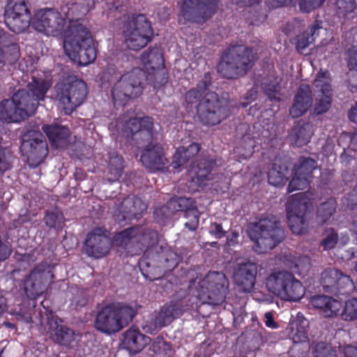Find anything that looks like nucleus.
<instances>
[{
    "instance_id": "obj_51",
    "label": "nucleus",
    "mask_w": 357,
    "mask_h": 357,
    "mask_svg": "<svg viewBox=\"0 0 357 357\" xmlns=\"http://www.w3.org/2000/svg\"><path fill=\"white\" fill-rule=\"evenodd\" d=\"M289 337L295 344L305 342L307 340L305 326L301 323H296L295 326L291 328Z\"/></svg>"
},
{
    "instance_id": "obj_57",
    "label": "nucleus",
    "mask_w": 357,
    "mask_h": 357,
    "mask_svg": "<svg viewBox=\"0 0 357 357\" xmlns=\"http://www.w3.org/2000/svg\"><path fill=\"white\" fill-rule=\"evenodd\" d=\"M264 91L271 100L279 101L280 100V86L277 81L270 84H264Z\"/></svg>"
},
{
    "instance_id": "obj_45",
    "label": "nucleus",
    "mask_w": 357,
    "mask_h": 357,
    "mask_svg": "<svg viewBox=\"0 0 357 357\" xmlns=\"http://www.w3.org/2000/svg\"><path fill=\"white\" fill-rule=\"evenodd\" d=\"M342 310V303L337 299L330 297L322 314L325 317H334L340 315Z\"/></svg>"
},
{
    "instance_id": "obj_3",
    "label": "nucleus",
    "mask_w": 357,
    "mask_h": 357,
    "mask_svg": "<svg viewBox=\"0 0 357 357\" xmlns=\"http://www.w3.org/2000/svg\"><path fill=\"white\" fill-rule=\"evenodd\" d=\"M248 234L255 243L253 249L259 254L273 249L284 238V231L280 221L273 215H266L252 225Z\"/></svg>"
},
{
    "instance_id": "obj_39",
    "label": "nucleus",
    "mask_w": 357,
    "mask_h": 357,
    "mask_svg": "<svg viewBox=\"0 0 357 357\" xmlns=\"http://www.w3.org/2000/svg\"><path fill=\"white\" fill-rule=\"evenodd\" d=\"M210 84L209 77L205 75L202 81L197 84L196 89H192L185 93V101L187 103L193 105L196 104L198 101L199 102L200 98Z\"/></svg>"
},
{
    "instance_id": "obj_13",
    "label": "nucleus",
    "mask_w": 357,
    "mask_h": 357,
    "mask_svg": "<svg viewBox=\"0 0 357 357\" xmlns=\"http://www.w3.org/2000/svg\"><path fill=\"white\" fill-rule=\"evenodd\" d=\"M200 121L206 125L215 126L228 116L227 109L223 107L215 93H206L197 106Z\"/></svg>"
},
{
    "instance_id": "obj_34",
    "label": "nucleus",
    "mask_w": 357,
    "mask_h": 357,
    "mask_svg": "<svg viewBox=\"0 0 357 357\" xmlns=\"http://www.w3.org/2000/svg\"><path fill=\"white\" fill-rule=\"evenodd\" d=\"M200 150V145L197 143H192L187 148L181 146L177 149L172 162L174 169H177L185 165L191 158L198 153Z\"/></svg>"
},
{
    "instance_id": "obj_19",
    "label": "nucleus",
    "mask_w": 357,
    "mask_h": 357,
    "mask_svg": "<svg viewBox=\"0 0 357 357\" xmlns=\"http://www.w3.org/2000/svg\"><path fill=\"white\" fill-rule=\"evenodd\" d=\"M257 274L256 263L246 261L237 264L234 271V281L243 292H250L255 286Z\"/></svg>"
},
{
    "instance_id": "obj_1",
    "label": "nucleus",
    "mask_w": 357,
    "mask_h": 357,
    "mask_svg": "<svg viewBox=\"0 0 357 357\" xmlns=\"http://www.w3.org/2000/svg\"><path fill=\"white\" fill-rule=\"evenodd\" d=\"M225 275L221 273H208L200 284V289L196 297L185 298L174 303H167L161 307L151 319L149 323L144 326L146 332L152 333L169 324L174 319L179 317L190 307L197 306L195 300L201 303L218 305L223 301L226 292Z\"/></svg>"
},
{
    "instance_id": "obj_56",
    "label": "nucleus",
    "mask_w": 357,
    "mask_h": 357,
    "mask_svg": "<svg viewBox=\"0 0 357 357\" xmlns=\"http://www.w3.org/2000/svg\"><path fill=\"white\" fill-rule=\"evenodd\" d=\"M160 257L167 264L165 265V268L167 269H172L175 268L179 261L178 255L174 251L169 249L164 251Z\"/></svg>"
},
{
    "instance_id": "obj_14",
    "label": "nucleus",
    "mask_w": 357,
    "mask_h": 357,
    "mask_svg": "<svg viewBox=\"0 0 357 357\" xmlns=\"http://www.w3.org/2000/svg\"><path fill=\"white\" fill-rule=\"evenodd\" d=\"M4 17L6 25L15 33L25 31L31 24V13L25 0H8Z\"/></svg>"
},
{
    "instance_id": "obj_24",
    "label": "nucleus",
    "mask_w": 357,
    "mask_h": 357,
    "mask_svg": "<svg viewBox=\"0 0 357 357\" xmlns=\"http://www.w3.org/2000/svg\"><path fill=\"white\" fill-rule=\"evenodd\" d=\"M146 208L147 204L140 197L128 196L123 199L119 206V220L139 219Z\"/></svg>"
},
{
    "instance_id": "obj_16",
    "label": "nucleus",
    "mask_w": 357,
    "mask_h": 357,
    "mask_svg": "<svg viewBox=\"0 0 357 357\" xmlns=\"http://www.w3.org/2000/svg\"><path fill=\"white\" fill-rule=\"evenodd\" d=\"M218 0H184L181 6L185 20L202 22L211 17Z\"/></svg>"
},
{
    "instance_id": "obj_33",
    "label": "nucleus",
    "mask_w": 357,
    "mask_h": 357,
    "mask_svg": "<svg viewBox=\"0 0 357 357\" xmlns=\"http://www.w3.org/2000/svg\"><path fill=\"white\" fill-rule=\"evenodd\" d=\"M312 135V126L308 123L298 122L290 132L291 142L297 146L307 144Z\"/></svg>"
},
{
    "instance_id": "obj_26",
    "label": "nucleus",
    "mask_w": 357,
    "mask_h": 357,
    "mask_svg": "<svg viewBox=\"0 0 357 357\" xmlns=\"http://www.w3.org/2000/svg\"><path fill=\"white\" fill-rule=\"evenodd\" d=\"M312 97L310 86L301 84L294 98V102L289 109V114L293 118H298L303 115L311 107Z\"/></svg>"
},
{
    "instance_id": "obj_44",
    "label": "nucleus",
    "mask_w": 357,
    "mask_h": 357,
    "mask_svg": "<svg viewBox=\"0 0 357 357\" xmlns=\"http://www.w3.org/2000/svg\"><path fill=\"white\" fill-rule=\"evenodd\" d=\"M78 4L77 0L75 3H68L65 7L62 8L63 14L66 15V21L68 22V25L66 29H68L73 22L80 23L78 19L81 17L78 15Z\"/></svg>"
},
{
    "instance_id": "obj_54",
    "label": "nucleus",
    "mask_w": 357,
    "mask_h": 357,
    "mask_svg": "<svg viewBox=\"0 0 357 357\" xmlns=\"http://www.w3.org/2000/svg\"><path fill=\"white\" fill-rule=\"evenodd\" d=\"M268 182L271 185L274 186H282L287 178L284 172L278 171L275 164L268 173Z\"/></svg>"
},
{
    "instance_id": "obj_46",
    "label": "nucleus",
    "mask_w": 357,
    "mask_h": 357,
    "mask_svg": "<svg viewBox=\"0 0 357 357\" xmlns=\"http://www.w3.org/2000/svg\"><path fill=\"white\" fill-rule=\"evenodd\" d=\"M13 156L10 150L0 147V176L13 166Z\"/></svg>"
},
{
    "instance_id": "obj_31",
    "label": "nucleus",
    "mask_w": 357,
    "mask_h": 357,
    "mask_svg": "<svg viewBox=\"0 0 357 357\" xmlns=\"http://www.w3.org/2000/svg\"><path fill=\"white\" fill-rule=\"evenodd\" d=\"M139 232L137 227L123 229L115 235L114 243L116 246L135 252L136 243L138 241Z\"/></svg>"
},
{
    "instance_id": "obj_29",
    "label": "nucleus",
    "mask_w": 357,
    "mask_h": 357,
    "mask_svg": "<svg viewBox=\"0 0 357 357\" xmlns=\"http://www.w3.org/2000/svg\"><path fill=\"white\" fill-rule=\"evenodd\" d=\"M43 130L48 137L51 144L56 149L65 147L68 144L70 132L68 128L58 124L45 125Z\"/></svg>"
},
{
    "instance_id": "obj_64",
    "label": "nucleus",
    "mask_w": 357,
    "mask_h": 357,
    "mask_svg": "<svg viewBox=\"0 0 357 357\" xmlns=\"http://www.w3.org/2000/svg\"><path fill=\"white\" fill-rule=\"evenodd\" d=\"M78 15H85L93 8L94 5L93 0H77Z\"/></svg>"
},
{
    "instance_id": "obj_28",
    "label": "nucleus",
    "mask_w": 357,
    "mask_h": 357,
    "mask_svg": "<svg viewBox=\"0 0 357 357\" xmlns=\"http://www.w3.org/2000/svg\"><path fill=\"white\" fill-rule=\"evenodd\" d=\"M142 123L143 128L135 132L130 139L137 147L144 149L146 146L157 142L155 139L156 133L153 130V121L151 117H143Z\"/></svg>"
},
{
    "instance_id": "obj_37",
    "label": "nucleus",
    "mask_w": 357,
    "mask_h": 357,
    "mask_svg": "<svg viewBox=\"0 0 357 357\" xmlns=\"http://www.w3.org/2000/svg\"><path fill=\"white\" fill-rule=\"evenodd\" d=\"M193 207L194 202L192 199L180 197L172 198L160 210L164 213L168 210L169 213H173L174 211H192Z\"/></svg>"
},
{
    "instance_id": "obj_48",
    "label": "nucleus",
    "mask_w": 357,
    "mask_h": 357,
    "mask_svg": "<svg viewBox=\"0 0 357 357\" xmlns=\"http://www.w3.org/2000/svg\"><path fill=\"white\" fill-rule=\"evenodd\" d=\"M150 350L159 357H166L169 356L171 348L162 338L158 337L153 342Z\"/></svg>"
},
{
    "instance_id": "obj_5",
    "label": "nucleus",
    "mask_w": 357,
    "mask_h": 357,
    "mask_svg": "<svg viewBox=\"0 0 357 357\" xmlns=\"http://www.w3.org/2000/svg\"><path fill=\"white\" fill-rule=\"evenodd\" d=\"M266 287L270 292L286 301H298L305 294V288L302 282L286 271L275 272L268 275Z\"/></svg>"
},
{
    "instance_id": "obj_6",
    "label": "nucleus",
    "mask_w": 357,
    "mask_h": 357,
    "mask_svg": "<svg viewBox=\"0 0 357 357\" xmlns=\"http://www.w3.org/2000/svg\"><path fill=\"white\" fill-rule=\"evenodd\" d=\"M255 59L252 48L243 45L232 47L220 62L218 72L225 78H237L252 68Z\"/></svg>"
},
{
    "instance_id": "obj_32",
    "label": "nucleus",
    "mask_w": 357,
    "mask_h": 357,
    "mask_svg": "<svg viewBox=\"0 0 357 357\" xmlns=\"http://www.w3.org/2000/svg\"><path fill=\"white\" fill-rule=\"evenodd\" d=\"M23 120L24 116L12 98L0 102V121L11 123H19Z\"/></svg>"
},
{
    "instance_id": "obj_43",
    "label": "nucleus",
    "mask_w": 357,
    "mask_h": 357,
    "mask_svg": "<svg viewBox=\"0 0 357 357\" xmlns=\"http://www.w3.org/2000/svg\"><path fill=\"white\" fill-rule=\"evenodd\" d=\"M340 315L342 319L345 321L357 319V298L349 299L345 303Z\"/></svg>"
},
{
    "instance_id": "obj_59",
    "label": "nucleus",
    "mask_w": 357,
    "mask_h": 357,
    "mask_svg": "<svg viewBox=\"0 0 357 357\" xmlns=\"http://www.w3.org/2000/svg\"><path fill=\"white\" fill-rule=\"evenodd\" d=\"M186 221L184 225L186 228L190 231H194L197 229L199 224V217L196 210L188 211L184 213Z\"/></svg>"
},
{
    "instance_id": "obj_41",
    "label": "nucleus",
    "mask_w": 357,
    "mask_h": 357,
    "mask_svg": "<svg viewBox=\"0 0 357 357\" xmlns=\"http://www.w3.org/2000/svg\"><path fill=\"white\" fill-rule=\"evenodd\" d=\"M44 221L47 227L59 229L64 225V217L60 210L55 208L46 212Z\"/></svg>"
},
{
    "instance_id": "obj_61",
    "label": "nucleus",
    "mask_w": 357,
    "mask_h": 357,
    "mask_svg": "<svg viewBox=\"0 0 357 357\" xmlns=\"http://www.w3.org/2000/svg\"><path fill=\"white\" fill-rule=\"evenodd\" d=\"M330 296L325 295H315L310 298V304L314 308L321 310V314L324 312V309L326 307Z\"/></svg>"
},
{
    "instance_id": "obj_62",
    "label": "nucleus",
    "mask_w": 357,
    "mask_h": 357,
    "mask_svg": "<svg viewBox=\"0 0 357 357\" xmlns=\"http://www.w3.org/2000/svg\"><path fill=\"white\" fill-rule=\"evenodd\" d=\"M349 70L347 73L348 83L351 86V90L357 88V62L354 64L352 60L349 62Z\"/></svg>"
},
{
    "instance_id": "obj_30",
    "label": "nucleus",
    "mask_w": 357,
    "mask_h": 357,
    "mask_svg": "<svg viewBox=\"0 0 357 357\" xmlns=\"http://www.w3.org/2000/svg\"><path fill=\"white\" fill-rule=\"evenodd\" d=\"M213 162L212 160L200 159L194 165L192 171L194 174L192 181L199 187H204L213 178L211 174Z\"/></svg>"
},
{
    "instance_id": "obj_35",
    "label": "nucleus",
    "mask_w": 357,
    "mask_h": 357,
    "mask_svg": "<svg viewBox=\"0 0 357 357\" xmlns=\"http://www.w3.org/2000/svg\"><path fill=\"white\" fill-rule=\"evenodd\" d=\"M123 158L116 152L109 153L108 172L107 178L109 182L118 181L123 173Z\"/></svg>"
},
{
    "instance_id": "obj_36",
    "label": "nucleus",
    "mask_w": 357,
    "mask_h": 357,
    "mask_svg": "<svg viewBox=\"0 0 357 357\" xmlns=\"http://www.w3.org/2000/svg\"><path fill=\"white\" fill-rule=\"evenodd\" d=\"M139 234L136 243L135 254L138 251H146L158 243V234L153 230H144L139 227Z\"/></svg>"
},
{
    "instance_id": "obj_22",
    "label": "nucleus",
    "mask_w": 357,
    "mask_h": 357,
    "mask_svg": "<svg viewBox=\"0 0 357 357\" xmlns=\"http://www.w3.org/2000/svg\"><path fill=\"white\" fill-rule=\"evenodd\" d=\"M142 60L146 70H153V86L159 88L167 82L165 71L163 68V58L158 49L151 50L149 52H143Z\"/></svg>"
},
{
    "instance_id": "obj_10",
    "label": "nucleus",
    "mask_w": 357,
    "mask_h": 357,
    "mask_svg": "<svg viewBox=\"0 0 357 357\" xmlns=\"http://www.w3.org/2000/svg\"><path fill=\"white\" fill-rule=\"evenodd\" d=\"M21 151L29 166L38 167L48 154L47 143L43 135L36 130L27 131L22 138Z\"/></svg>"
},
{
    "instance_id": "obj_2",
    "label": "nucleus",
    "mask_w": 357,
    "mask_h": 357,
    "mask_svg": "<svg viewBox=\"0 0 357 357\" xmlns=\"http://www.w3.org/2000/svg\"><path fill=\"white\" fill-rule=\"evenodd\" d=\"M63 37L65 52L72 61L86 66L96 59V52L91 33L82 24L73 22Z\"/></svg>"
},
{
    "instance_id": "obj_52",
    "label": "nucleus",
    "mask_w": 357,
    "mask_h": 357,
    "mask_svg": "<svg viewBox=\"0 0 357 357\" xmlns=\"http://www.w3.org/2000/svg\"><path fill=\"white\" fill-rule=\"evenodd\" d=\"M337 241L338 236L337 232L333 229L330 228L326 229L323 234L321 245L325 250H330L335 246Z\"/></svg>"
},
{
    "instance_id": "obj_55",
    "label": "nucleus",
    "mask_w": 357,
    "mask_h": 357,
    "mask_svg": "<svg viewBox=\"0 0 357 357\" xmlns=\"http://www.w3.org/2000/svg\"><path fill=\"white\" fill-rule=\"evenodd\" d=\"M15 46L6 47L5 50L0 48V70L2 69L6 62H12L17 57V52Z\"/></svg>"
},
{
    "instance_id": "obj_20",
    "label": "nucleus",
    "mask_w": 357,
    "mask_h": 357,
    "mask_svg": "<svg viewBox=\"0 0 357 357\" xmlns=\"http://www.w3.org/2000/svg\"><path fill=\"white\" fill-rule=\"evenodd\" d=\"M137 78V75L127 73L120 77L112 91L115 103L123 104L130 98L141 95L140 87L137 84L133 86L131 84V82Z\"/></svg>"
},
{
    "instance_id": "obj_49",
    "label": "nucleus",
    "mask_w": 357,
    "mask_h": 357,
    "mask_svg": "<svg viewBox=\"0 0 357 357\" xmlns=\"http://www.w3.org/2000/svg\"><path fill=\"white\" fill-rule=\"evenodd\" d=\"M310 182V180L307 177L298 175L294 172V176L289 183L288 190L289 192H293L294 190H305L309 186Z\"/></svg>"
},
{
    "instance_id": "obj_40",
    "label": "nucleus",
    "mask_w": 357,
    "mask_h": 357,
    "mask_svg": "<svg viewBox=\"0 0 357 357\" xmlns=\"http://www.w3.org/2000/svg\"><path fill=\"white\" fill-rule=\"evenodd\" d=\"M317 167L315 160L311 158L301 157L294 167V172L298 175H302L311 179L313 171Z\"/></svg>"
},
{
    "instance_id": "obj_47",
    "label": "nucleus",
    "mask_w": 357,
    "mask_h": 357,
    "mask_svg": "<svg viewBox=\"0 0 357 357\" xmlns=\"http://www.w3.org/2000/svg\"><path fill=\"white\" fill-rule=\"evenodd\" d=\"M314 357H337L336 351L328 344L319 342L313 348Z\"/></svg>"
},
{
    "instance_id": "obj_38",
    "label": "nucleus",
    "mask_w": 357,
    "mask_h": 357,
    "mask_svg": "<svg viewBox=\"0 0 357 357\" xmlns=\"http://www.w3.org/2000/svg\"><path fill=\"white\" fill-rule=\"evenodd\" d=\"M321 26L316 23L310 26V32L304 31L298 35L296 38V47L299 52H302L311 43H312L315 38L319 35V30Z\"/></svg>"
},
{
    "instance_id": "obj_25",
    "label": "nucleus",
    "mask_w": 357,
    "mask_h": 357,
    "mask_svg": "<svg viewBox=\"0 0 357 357\" xmlns=\"http://www.w3.org/2000/svg\"><path fill=\"white\" fill-rule=\"evenodd\" d=\"M48 331L52 338L61 345L70 347L75 341L74 331L62 324V321L56 317L48 319Z\"/></svg>"
},
{
    "instance_id": "obj_7",
    "label": "nucleus",
    "mask_w": 357,
    "mask_h": 357,
    "mask_svg": "<svg viewBox=\"0 0 357 357\" xmlns=\"http://www.w3.org/2000/svg\"><path fill=\"white\" fill-rule=\"evenodd\" d=\"M50 84L44 79L33 78L24 89L17 90L12 96V100L17 107L24 119L33 115L43 100Z\"/></svg>"
},
{
    "instance_id": "obj_60",
    "label": "nucleus",
    "mask_w": 357,
    "mask_h": 357,
    "mask_svg": "<svg viewBox=\"0 0 357 357\" xmlns=\"http://www.w3.org/2000/svg\"><path fill=\"white\" fill-rule=\"evenodd\" d=\"M291 268H296L298 271H307L310 267V259L306 257H293L291 264L289 266Z\"/></svg>"
},
{
    "instance_id": "obj_63",
    "label": "nucleus",
    "mask_w": 357,
    "mask_h": 357,
    "mask_svg": "<svg viewBox=\"0 0 357 357\" xmlns=\"http://www.w3.org/2000/svg\"><path fill=\"white\" fill-rule=\"evenodd\" d=\"M128 74H135L137 75V79H135L131 82V84L133 86H135V84L138 85L139 87H140L141 89V93H142V90L144 88V82L146 79V74L145 72L140 69V68H134L132 70L127 73Z\"/></svg>"
},
{
    "instance_id": "obj_58",
    "label": "nucleus",
    "mask_w": 357,
    "mask_h": 357,
    "mask_svg": "<svg viewBox=\"0 0 357 357\" xmlns=\"http://www.w3.org/2000/svg\"><path fill=\"white\" fill-rule=\"evenodd\" d=\"M326 0H300L299 8L303 13H310L323 5Z\"/></svg>"
},
{
    "instance_id": "obj_18",
    "label": "nucleus",
    "mask_w": 357,
    "mask_h": 357,
    "mask_svg": "<svg viewBox=\"0 0 357 357\" xmlns=\"http://www.w3.org/2000/svg\"><path fill=\"white\" fill-rule=\"evenodd\" d=\"M111 245L107 229L104 227H96L87 235L85 251L90 257L101 258L109 253Z\"/></svg>"
},
{
    "instance_id": "obj_4",
    "label": "nucleus",
    "mask_w": 357,
    "mask_h": 357,
    "mask_svg": "<svg viewBox=\"0 0 357 357\" xmlns=\"http://www.w3.org/2000/svg\"><path fill=\"white\" fill-rule=\"evenodd\" d=\"M135 314V310L129 305L123 303L110 304L98 313L95 326L104 333H115L126 327Z\"/></svg>"
},
{
    "instance_id": "obj_53",
    "label": "nucleus",
    "mask_w": 357,
    "mask_h": 357,
    "mask_svg": "<svg viewBox=\"0 0 357 357\" xmlns=\"http://www.w3.org/2000/svg\"><path fill=\"white\" fill-rule=\"evenodd\" d=\"M142 118H131L126 122L124 126V134L126 137L131 138L135 132L143 128Z\"/></svg>"
},
{
    "instance_id": "obj_8",
    "label": "nucleus",
    "mask_w": 357,
    "mask_h": 357,
    "mask_svg": "<svg viewBox=\"0 0 357 357\" xmlns=\"http://www.w3.org/2000/svg\"><path fill=\"white\" fill-rule=\"evenodd\" d=\"M56 98L67 112H72L84 101L86 93V85L75 76H69L63 82L56 85Z\"/></svg>"
},
{
    "instance_id": "obj_27",
    "label": "nucleus",
    "mask_w": 357,
    "mask_h": 357,
    "mask_svg": "<svg viewBox=\"0 0 357 357\" xmlns=\"http://www.w3.org/2000/svg\"><path fill=\"white\" fill-rule=\"evenodd\" d=\"M150 342L149 337L142 334L138 328L130 327L123 333L122 344L130 353L137 354Z\"/></svg>"
},
{
    "instance_id": "obj_15",
    "label": "nucleus",
    "mask_w": 357,
    "mask_h": 357,
    "mask_svg": "<svg viewBox=\"0 0 357 357\" xmlns=\"http://www.w3.org/2000/svg\"><path fill=\"white\" fill-rule=\"evenodd\" d=\"M320 282L326 291L331 293L343 291L342 294H349L354 287L350 277L335 268L325 269L321 273Z\"/></svg>"
},
{
    "instance_id": "obj_23",
    "label": "nucleus",
    "mask_w": 357,
    "mask_h": 357,
    "mask_svg": "<svg viewBox=\"0 0 357 357\" xmlns=\"http://www.w3.org/2000/svg\"><path fill=\"white\" fill-rule=\"evenodd\" d=\"M140 160L150 170L162 169L167 163L163 147L158 142L146 146L142 152Z\"/></svg>"
},
{
    "instance_id": "obj_50",
    "label": "nucleus",
    "mask_w": 357,
    "mask_h": 357,
    "mask_svg": "<svg viewBox=\"0 0 357 357\" xmlns=\"http://www.w3.org/2000/svg\"><path fill=\"white\" fill-rule=\"evenodd\" d=\"M335 4L339 13L344 17L354 14L357 8L356 0H336Z\"/></svg>"
},
{
    "instance_id": "obj_12",
    "label": "nucleus",
    "mask_w": 357,
    "mask_h": 357,
    "mask_svg": "<svg viewBox=\"0 0 357 357\" xmlns=\"http://www.w3.org/2000/svg\"><path fill=\"white\" fill-rule=\"evenodd\" d=\"M309 204L301 194H296L289 198L287 204V215L289 228L293 233L301 234L307 228L306 212Z\"/></svg>"
},
{
    "instance_id": "obj_42",
    "label": "nucleus",
    "mask_w": 357,
    "mask_h": 357,
    "mask_svg": "<svg viewBox=\"0 0 357 357\" xmlns=\"http://www.w3.org/2000/svg\"><path fill=\"white\" fill-rule=\"evenodd\" d=\"M336 202L334 199H330L322 203L317 210V218L321 223H325L335 213Z\"/></svg>"
},
{
    "instance_id": "obj_21",
    "label": "nucleus",
    "mask_w": 357,
    "mask_h": 357,
    "mask_svg": "<svg viewBox=\"0 0 357 357\" xmlns=\"http://www.w3.org/2000/svg\"><path fill=\"white\" fill-rule=\"evenodd\" d=\"M314 85L319 92L314 107V113L319 115L327 112L331 104L332 89L328 72H319Z\"/></svg>"
},
{
    "instance_id": "obj_9",
    "label": "nucleus",
    "mask_w": 357,
    "mask_h": 357,
    "mask_svg": "<svg viewBox=\"0 0 357 357\" xmlns=\"http://www.w3.org/2000/svg\"><path fill=\"white\" fill-rule=\"evenodd\" d=\"M125 43L128 48L138 51L151 40L152 29L150 23L143 15L132 17L123 30Z\"/></svg>"
},
{
    "instance_id": "obj_11",
    "label": "nucleus",
    "mask_w": 357,
    "mask_h": 357,
    "mask_svg": "<svg viewBox=\"0 0 357 357\" xmlns=\"http://www.w3.org/2000/svg\"><path fill=\"white\" fill-rule=\"evenodd\" d=\"M66 24V19L60 13L52 8H46L37 12L31 24L37 31L47 36H57L63 32Z\"/></svg>"
},
{
    "instance_id": "obj_17",
    "label": "nucleus",
    "mask_w": 357,
    "mask_h": 357,
    "mask_svg": "<svg viewBox=\"0 0 357 357\" xmlns=\"http://www.w3.org/2000/svg\"><path fill=\"white\" fill-rule=\"evenodd\" d=\"M53 278L49 268L39 265L26 278L24 291L29 298L35 299L46 289L47 284Z\"/></svg>"
}]
</instances>
